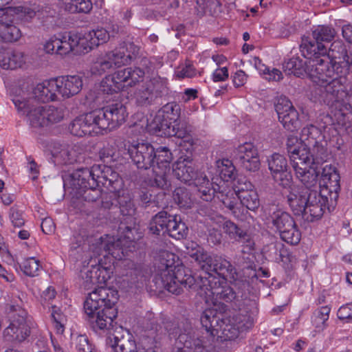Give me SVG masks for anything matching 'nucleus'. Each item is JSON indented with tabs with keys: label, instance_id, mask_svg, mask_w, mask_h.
<instances>
[{
	"label": "nucleus",
	"instance_id": "obj_1",
	"mask_svg": "<svg viewBox=\"0 0 352 352\" xmlns=\"http://www.w3.org/2000/svg\"><path fill=\"white\" fill-rule=\"evenodd\" d=\"M217 254H210L206 250L197 260V264L208 276L200 275L196 279L188 270L182 266L175 264V255L165 251L160 254L157 263L155 264V275L153 280L159 289H165L168 292L179 295L183 287L188 289L198 290L199 285H202V279L217 278L213 275L216 256Z\"/></svg>",
	"mask_w": 352,
	"mask_h": 352
},
{
	"label": "nucleus",
	"instance_id": "obj_2",
	"mask_svg": "<svg viewBox=\"0 0 352 352\" xmlns=\"http://www.w3.org/2000/svg\"><path fill=\"white\" fill-rule=\"evenodd\" d=\"M118 291L110 287H98L89 293L84 302L85 319L96 333L110 331L113 328L118 310Z\"/></svg>",
	"mask_w": 352,
	"mask_h": 352
},
{
	"label": "nucleus",
	"instance_id": "obj_3",
	"mask_svg": "<svg viewBox=\"0 0 352 352\" xmlns=\"http://www.w3.org/2000/svg\"><path fill=\"white\" fill-rule=\"evenodd\" d=\"M328 61L320 56L311 62V80L314 83L326 82L346 78L350 69V62L346 45L341 40L334 41L327 51Z\"/></svg>",
	"mask_w": 352,
	"mask_h": 352
},
{
	"label": "nucleus",
	"instance_id": "obj_4",
	"mask_svg": "<svg viewBox=\"0 0 352 352\" xmlns=\"http://www.w3.org/2000/svg\"><path fill=\"white\" fill-rule=\"evenodd\" d=\"M287 202L294 215L310 222L320 219L325 211L324 200L318 191H307L302 187H291Z\"/></svg>",
	"mask_w": 352,
	"mask_h": 352
},
{
	"label": "nucleus",
	"instance_id": "obj_5",
	"mask_svg": "<svg viewBox=\"0 0 352 352\" xmlns=\"http://www.w3.org/2000/svg\"><path fill=\"white\" fill-rule=\"evenodd\" d=\"M145 71L140 67H126L107 75L102 80L100 89L107 94L118 93L143 82Z\"/></svg>",
	"mask_w": 352,
	"mask_h": 352
},
{
	"label": "nucleus",
	"instance_id": "obj_6",
	"mask_svg": "<svg viewBox=\"0 0 352 352\" xmlns=\"http://www.w3.org/2000/svg\"><path fill=\"white\" fill-rule=\"evenodd\" d=\"M336 32L332 27L319 25L311 34L302 38L299 46L302 56L305 58H319L327 54V47L324 43L331 42Z\"/></svg>",
	"mask_w": 352,
	"mask_h": 352
},
{
	"label": "nucleus",
	"instance_id": "obj_7",
	"mask_svg": "<svg viewBox=\"0 0 352 352\" xmlns=\"http://www.w3.org/2000/svg\"><path fill=\"white\" fill-rule=\"evenodd\" d=\"M148 229L153 234H167L177 240L186 238L188 234V228L180 217L171 215L164 210L159 212L151 219Z\"/></svg>",
	"mask_w": 352,
	"mask_h": 352
},
{
	"label": "nucleus",
	"instance_id": "obj_8",
	"mask_svg": "<svg viewBox=\"0 0 352 352\" xmlns=\"http://www.w3.org/2000/svg\"><path fill=\"white\" fill-rule=\"evenodd\" d=\"M86 33L82 34L74 32H65L58 33L52 36L44 46L47 53L56 54L60 56L68 54L75 47H79L82 52L87 53L89 42L85 41Z\"/></svg>",
	"mask_w": 352,
	"mask_h": 352
},
{
	"label": "nucleus",
	"instance_id": "obj_9",
	"mask_svg": "<svg viewBox=\"0 0 352 352\" xmlns=\"http://www.w3.org/2000/svg\"><path fill=\"white\" fill-rule=\"evenodd\" d=\"M221 313L216 309H208L205 310L201 316L202 327L210 337L218 336L221 331L223 336L226 340H234L242 333L236 325L231 321V319H223Z\"/></svg>",
	"mask_w": 352,
	"mask_h": 352
},
{
	"label": "nucleus",
	"instance_id": "obj_10",
	"mask_svg": "<svg viewBox=\"0 0 352 352\" xmlns=\"http://www.w3.org/2000/svg\"><path fill=\"white\" fill-rule=\"evenodd\" d=\"M85 168H78L72 173L65 175L63 186L65 190H69L70 193L77 198L81 197L86 201H96L102 195V190L99 188L100 185H92V177L82 179V177H77V173L82 172Z\"/></svg>",
	"mask_w": 352,
	"mask_h": 352
},
{
	"label": "nucleus",
	"instance_id": "obj_11",
	"mask_svg": "<svg viewBox=\"0 0 352 352\" xmlns=\"http://www.w3.org/2000/svg\"><path fill=\"white\" fill-rule=\"evenodd\" d=\"M77 173L75 176H81L82 180L92 177V185L102 186L109 191L121 192L124 186L122 179L110 166L95 164Z\"/></svg>",
	"mask_w": 352,
	"mask_h": 352
},
{
	"label": "nucleus",
	"instance_id": "obj_12",
	"mask_svg": "<svg viewBox=\"0 0 352 352\" xmlns=\"http://www.w3.org/2000/svg\"><path fill=\"white\" fill-rule=\"evenodd\" d=\"M340 177L335 167L326 166L322 170L319 182L320 191L318 193L324 202V210H330L337 204L340 190Z\"/></svg>",
	"mask_w": 352,
	"mask_h": 352
},
{
	"label": "nucleus",
	"instance_id": "obj_13",
	"mask_svg": "<svg viewBox=\"0 0 352 352\" xmlns=\"http://www.w3.org/2000/svg\"><path fill=\"white\" fill-rule=\"evenodd\" d=\"M99 131L116 129L122 125L128 116L126 107L120 102L106 105L102 109L94 110Z\"/></svg>",
	"mask_w": 352,
	"mask_h": 352
},
{
	"label": "nucleus",
	"instance_id": "obj_14",
	"mask_svg": "<svg viewBox=\"0 0 352 352\" xmlns=\"http://www.w3.org/2000/svg\"><path fill=\"white\" fill-rule=\"evenodd\" d=\"M173 155L166 146H160L155 149V163L153 166V178L150 180L153 186L167 189L169 186L168 174L170 170Z\"/></svg>",
	"mask_w": 352,
	"mask_h": 352
},
{
	"label": "nucleus",
	"instance_id": "obj_15",
	"mask_svg": "<svg viewBox=\"0 0 352 352\" xmlns=\"http://www.w3.org/2000/svg\"><path fill=\"white\" fill-rule=\"evenodd\" d=\"M14 313L10 325L3 331V338L6 342L20 343L30 335V320L25 309L17 311L13 306Z\"/></svg>",
	"mask_w": 352,
	"mask_h": 352
},
{
	"label": "nucleus",
	"instance_id": "obj_16",
	"mask_svg": "<svg viewBox=\"0 0 352 352\" xmlns=\"http://www.w3.org/2000/svg\"><path fill=\"white\" fill-rule=\"evenodd\" d=\"M120 236L117 240L108 243L105 245V250L112 256L118 259L128 256V252L132 251L134 248V243L136 239L135 234L137 231L135 228L126 226L121 223L118 228Z\"/></svg>",
	"mask_w": 352,
	"mask_h": 352
},
{
	"label": "nucleus",
	"instance_id": "obj_17",
	"mask_svg": "<svg viewBox=\"0 0 352 352\" xmlns=\"http://www.w3.org/2000/svg\"><path fill=\"white\" fill-rule=\"evenodd\" d=\"M19 113L25 114L30 125L34 128L46 126L45 106L34 104L33 100H26L19 96L12 99Z\"/></svg>",
	"mask_w": 352,
	"mask_h": 352
},
{
	"label": "nucleus",
	"instance_id": "obj_18",
	"mask_svg": "<svg viewBox=\"0 0 352 352\" xmlns=\"http://www.w3.org/2000/svg\"><path fill=\"white\" fill-rule=\"evenodd\" d=\"M166 92L167 87L165 83L160 78H153L135 90L134 98L138 105L146 107Z\"/></svg>",
	"mask_w": 352,
	"mask_h": 352
},
{
	"label": "nucleus",
	"instance_id": "obj_19",
	"mask_svg": "<svg viewBox=\"0 0 352 352\" xmlns=\"http://www.w3.org/2000/svg\"><path fill=\"white\" fill-rule=\"evenodd\" d=\"M112 336L113 338L108 336L107 343L115 352H156L152 346L146 345V339L142 340L137 345L133 336L129 331H126V334L120 337L115 334Z\"/></svg>",
	"mask_w": 352,
	"mask_h": 352
},
{
	"label": "nucleus",
	"instance_id": "obj_20",
	"mask_svg": "<svg viewBox=\"0 0 352 352\" xmlns=\"http://www.w3.org/2000/svg\"><path fill=\"white\" fill-rule=\"evenodd\" d=\"M278 120L283 127L290 131L297 130L300 126L299 114L291 101L285 96H280L275 104Z\"/></svg>",
	"mask_w": 352,
	"mask_h": 352
},
{
	"label": "nucleus",
	"instance_id": "obj_21",
	"mask_svg": "<svg viewBox=\"0 0 352 352\" xmlns=\"http://www.w3.org/2000/svg\"><path fill=\"white\" fill-rule=\"evenodd\" d=\"M128 153L138 168H153L155 163V148L149 143L131 144L128 146Z\"/></svg>",
	"mask_w": 352,
	"mask_h": 352
},
{
	"label": "nucleus",
	"instance_id": "obj_22",
	"mask_svg": "<svg viewBox=\"0 0 352 352\" xmlns=\"http://www.w3.org/2000/svg\"><path fill=\"white\" fill-rule=\"evenodd\" d=\"M111 273L110 264L104 265L101 261H98L97 265L92 264L90 269H84L81 271V285L85 289H91L95 285L107 282L110 278Z\"/></svg>",
	"mask_w": 352,
	"mask_h": 352
},
{
	"label": "nucleus",
	"instance_id": "obj_23",
	"mask_svg": "<svg viewBox=\"0 0 352 352\" xmlns=\"http://www.w3.org/2000/svg\"><path fill=\"white\" fill-rule=\"evenodd\" d=\"M267 162L274 179L284 188L290 187L293 179L286 158L279 153H274Z\"/></svg>",
	"mask_w": 352,
	"mask_h": 352
},
{
	"label": "nucleus",
	"instance_id": "obj_24",
	"mask_svg": "<svg viewBox=\"0 0 352 352\" xmlns=\"http://www.w3.org/2000/svg\"><path fill=\"white\" fill-rule=\"evenodd\" d=\"M172 326L173 327L167 324L165 328L170 335L177 337V341L183 344V347L179 349L178 352H208L203 340L195 338L190 330L185 329L184 332H182L179 327L173 324Z\"/></svg>",
	"mask_w": 352,
	"mask_h": 352
},
{
	"label": "nucleus",
	"instance_id": "obj_25",
	"mask_svg": "<svg viewBox=\"0 0 352 352\" xmlns=\"http://www.w3.org/2000/svg\"><path fill=\"white\" fill-rule=\"evenodd\" d=\"M70 133L75 136L83 137L87 135L98 134V120L94 111L76 118L69 125Z\"/></svg>",
	"mask_w": 352,
	"mask_h": 352
},
{
	"label": "nucleus",
	"instance_id": "obj_26",
	"mask_svg": "<svg viewBox=\"0 0 352 352\" xmlns=\"http://www.w3.org/2000/svg\"><path fill=\"white\" fill-rule=\"evenodd\" d=\"M202 285H199V289L207 296H216L217 298L227 302L234 300H239L234 289L231 286L220 287V281L217 278L202 279Z\"/></svg>",
	"mask_w": 352,
	"mask_h": 352
},
{
	"label": "nucleus",
	"instance_id": "obj_27",
	"mask_svg": "<svg viewBox=\"0 0 352 352\" xmlns=\"http://www.w3.org/2000/svg\"><path fill=\"white\" fill-rule=\"evenodd\" d=\"M236 159L244 169L254 172L259 169L260 160L256 147L251 142H245L238 146Z\"/></svg>",
	"mask_w": 352,
	"mask_h": 352
},
{
	"label": "nucleus",
	"instance_id": "obj_28",
	"mask_svg": "<svg viewBox=\"0 0 352 352\" xmlns=\"http://www.w3.org/2000/svg\"><path fill=\"white\" fill-rule=\"evenodd\" d=\"M173 173L175 177L181 182L193 185L202 172L195 170L190 157L181 156L173 165Z\"/></svg>",
	"mask_w": 352,
	"mask_h": 352
},
{
	"label": "nucleus",
	"instance_id": "obj_29",
	"mask_svg": "<svg viewBox=\"0 0 352 352\" xmlns=\"http://www.w3.org/2000/svg\"><path fill=\"white\" fill-rule=\"evenodd\" d=\"M12 0H0V10H6V14L11 16L10 21H28L34 18L37 12L41 10V6L36 3H30L28 5L18 7L4 8Z\"/></svg>",
	"mask_w": 352,
	"mask_h": 352
},
{
	"label": "nucleus",
	"instance_id": "obj_30",
	"mask_svg": "<svg viewBox=\"0 0 352 352\" xmlns=\"http://www.w3.org/2000/svg\"><path fill=\"white\" fill-rule=\"evenodd\" d=\"M219 189L218 198L222 202L225 208L237 219L244 220L247 210L241 206L239 198L231 189L217 185Z\"/></svg>",
	"mask_w": 352,
	"mask_h": 352
},
{
	"label": "nucleus",
	"instance_id": "obj_31",
	"mask_svg": "<svg viewBox=\"0 0 352 352\" xmlns=\"http://www.w3.org/2000/svg\"><path fill=\"white\" fill-rule=\"evenodd\" d=\"M58 94L69 98L78 94L82 88V77L78 75H69L56 78Z\"/></svg>",
	"mask_w": 352,
	"mask_h": 352
},
{
	"label": "nucleus",
	"instance_id": "obj_32",
	"mask_svg": "<svg viewBox=\"0 0 352 352\" xmlns=\"http://www.w3.org/2000/svg\"><path fill=\"white\" fill-rule=\"evenodd\" d=\"M309 60H305L299 56H293L285 60L283 64L284 72L287 74H294L300 77L307 74L311 78L310 71L312 69L311 62L318 60V58H307Z\"/></svg>",
	"mask_w": 352,
	"mask_h": 352
},
{
	"label": "nucleus",
	"instance_id": "obj_33",
	"mask_svg": "<svg viewBox=\"0 0 352 352\" xmlns=\"http://www.w3.org/2000/svg\"><path fill=\"white\" fill-rule=\"evenodd\" d=\"M51 161L56 166L71 164L77 160L76 151L67 144H55L51 151Z\"/></svg>",
	"mask_w": 352,
	"mask_h": 352
},
{
	"label": "nucleus",
	"instance_id": "obj_34",
	"mask_svg": "<svg viewBox=\"0 0 352 352\" xmlns=\"http://www.w3.org/2000/svg\"><path fill=\"white\" fill-rule=\"evenodd\" d=\"M56 93L58 89L55 78L38 84L34 90L35 98L42 102L56 100Z\"/></svg>",
	"mask_w": 352,
	"mask_h": 352
},
{
	"label": "nucleus",
	"instance_id": "obj_35",
	"mask_svg": "<svg viewBox=\"0 0 352 352\" xmlns=\"http://www.w3.org/2000/svg\"><path fill=\"white\" fill-rule=\"evenodd\" d=\"M193 185L197 188V196L204 201H210L213 199L215 193L219 194V189L217 186V184L212 186L205 173L201 174L199 177L195 179Z\"/></svg>",
	"mask_w": 352,
	"mask_h": 352
},
{
	"label": "nucleus",
	"instance_id": "obj_36",
	"mask_svg": "<svg viewBox=\"0 0 352 352\" xmlns=\"http://www.w3.org/2000/svg\"><path fill=\"white\" fill-rule=\"evenodd\" d=\"M223 230L225 232L229 235L230 239H234L236 241L242 244L247 243L249 249L254 245V242L251 236L236 223L231 221H226L223 223Z\"/></svg>",
	"mask_w": 352,
	"mask_h": 352
},
{
	"label": "nucleus",
	"instance_id": "obj_37",
	"mask_svg": "<svg viewBox=\"0 0 352 352\" xmlns=\"http://www.w3.org/2000/svg\"><path fill=\"white\" fill-rule=\"evenodd\" d=\"M320 172L316 168H309V170L303 171L302 168L298 169L296 178L300 182L302 186H297L298 187H302L306 188L307 191H318V177Z\"/></svg>",
	"mask_w": 352,
	"mask_h": 352
},
{
	"label": "nucleus",
	"instance_id": "obj_38",
	"mask_svg": "<svg viewBox=\"0 0 352 352\" xmlns=\"http://www.w3.org/2000/svg\"><path fill=\"white\" fill-rule=\"evenodd\" d=\"M24 63V54L21 52H0V67L4 69H15L21 67Z\"/></svg>",
	"mask_w": 352,
	"mask_h": 352
},
{
	"label": "nucleus",
	"instance_id": "obj_39",
	"mask_svg": "<svg viewBox=\"0 0 352 352\" xmlns=\"http://www.w3.org/2000/svg\"><path fill=\"white\" fill-rule=\"evenodd\" d=\"M58 6L60 9L72 14H87L93 8L91 0H58Z\"/></svg>",
	"mask_w": 352,
	"mask_h": 352
},
{
	"label": "nucleus",
	"instance_id": "obj_40",
	"mask_svg": "<svg viewBox=\"0 0 352 352\" xmlns=\"http://www.w3.org/2000/svg\"><path fill=\"white\" fill-rule=\"evenodd\" d=\"M270 221L278 234L287 228H290L292 225H295L296 223L289 213L280 210L271 214Z\"/></svg>",
	"mask_w": 352,
	"mask_h": 352
},
{
	"label": "nucleus",
	"instance_id": "obj_41",
	"mask_svg": "<svg viewBox=\"0 0 352 352\" xmlns=\"http://www.w3.org/2000/svg\"><path fill=\"white\" fill-rule=\"evenodd\" d=\"M216 258L213 275L217 274L224 278H234L236 270L231 263L221 255L217 254Z\"/></svg>",
	"mask_w": 352,
	"mask_h": 352
},
{
	"label": "nucleus",
	"instance_id": "obj_42",
	"mask_svg": "<svg viewBox=\"0 0 352 352\" xmlns=\"http://www.w3.org/2000/svg\"><path fill=\"white\" fill-rule=\"evenodd\" d=\"M148 127L157 135L162 137H173L175 131L173 122L164 119H157V116H155L148 124Z\"/></svg>",
	"mask_w": 352,
	"mask_h": 352
},
{
	"label": "nucleus",
	"instance_id": "obj_43",
	"mask_svg": "<svg viewBox=\"0 0 352 352\" xmlns=\"http://www.w3.org/2000/svg\"><path fill=\"white\" fill-rule=\"evenodd\" d=\"M290 161L292 168L297 175L298 169L302 168L303 171H306L314 164L311 160L310 151L308 148H302L296 155H290Z\"/></svg>",
	"mask_w": 352,
	"mask_h": 352
},
{
	"label": "nucleus",
	"instance_id": "obj_44",
	"mask_svg": "<svg viewBox=\"0 0 352 352\" xmlns=\"http://www.w3.org/2000/svg\"><path fill=\"white\" fill-rule=\"evenodd\" d=\"M241 246V251L234 256V263L242 269L251 268L254 264L252 252L254 250V245H252L250 249L247 246V243L242 244Z\"/></svg>",
	"mask_w": 352,
	"mask_h": 352
},
{
	"label": "nucleus",
	"instance_id": "obj_45",
	"mask_svg": "<svg viewBox=\"0 0 352 352\" xmlns=\"http://www.w3.org/2000/svg\"><path fill=\"white\" fill-rule=\"evenodd\" d=\"M180 106L175 102H168L164 105L155 114L157 119H164L175 123L180 116Z\"/></svg>",
	"mask_w": 352,
	"mask_h": 352
},
{
	"label": "nucleus",
	"instance_id": "obj_46",
	"mask_svg": "<svg viewBox=\"0 0 352 352\" xmlns=\"http://www.w3.org/2000/svg\"><path fill=\"white\" fill-rule=\"evenodd\" d=\"M84 41H88L89 46L88 50H93L100 45L107 43L109 40V34L104 28H98L86 33Z\"/></svg>",
	"mask_w": 352,
	"mask_h": 352
},
{
	"label": "nucleus",
	"instance_id": "obj_47",
	"mask_svg": "<svg viewBox=\"0 0 352 352\" xmlns=\"http://www.w3.org/2000/svg\"><path fill=\"white\" fill-rule=\"evenodd\" d=\"M331 309L328 306L321 307L313 314L311 322L316 328V331L320 332L323 331L327 327V321L329 317Z\"/></svg>",
	"mask_w": 352,
	"mask_h": 352
},
{
	"label": "nucleus",
	"instance_id": "obj_48",
	"mask_svg": "<svg viewBox=\"0 0 352 352\" xmlns=\"http://www.w3.org/2000/svg\"><path fill=\"white\" fill-rule=\"evenodd\" d=\"M0 32L2 41L15 42L21 36V32L19 28L13 24L0 21Z\"/></svg>",
	"mask_w": 352,
	"mask_h": 352
},
{
	"label": "nucleus",
	"instance_id": "obj_49",
	"mask_svg": "<svg viewBox=\"0 0 352 352\" xmlns=\"http://www.w3.org/2000/svg\"><path fill=\"white\" fill-rule=\"evenodd\" d=\"M113 65L107 52L98 56L91 67V72L94 75H102L113 68Z\"/></svg>",
	"mask_w": 352,
	"mask_h": 352
},
{
	"label": "nucleus",
	"instance_id": "obj_50",
	"mask_svg": "<svg viewBox=\"0 0 352 352\" xmlns=\"http://www.w3.org/2000/svg\"><path fill=\"white\" fill-rule=\"evenodd\" d=\"M218 173L223 182H229L236 179V168L231 160L223 159L217 161Z\"/></svg>",
	"mask_w": 352,
	"mask_h": 352
},
{
	"label": "nucleus",
	"instance_id": "obj_51",
	"mask_svg": "<svg viewBox=\"0 0 352 352\" xmlns=\"http://www.w3.org/2000/svg\"><path fill=\"white\" fill-rule=\"evenodd\" d=\"M230 319L241 332L248 330L254 325L253 317L245 311H240L234 314Z\"/></svg>",
	"mask_w": 352,
	"mask_h": 352
},
{
	"label": "nucleus",
	"instance_id": "obj_52",
	"mask_svg": "<svg viewBox=\"0 0 352 352\" xmlns=\"http://www.w3.org/2000/svg\"><path fill=\"white\" fill-rule=\"evenodd\" d=\"M239 198L241 206L248 210L255 211L260 206L258 195L255 189L243 193Z\"/></svg>",
	"mask_w": 352,
	"mask_h": 352
},
{
	"label": "nucleus",
	"instance_id": "obj_53",
	"mask_svg": "<svg viewBox=\"0 0 352 352\" xmlns=\"http://www.w3.org/2000/svg\"><path fill=\"white\" fill-rule=\"evenodd\" d=\"M45 111L44 116L46 117V126L61 121L65 116V108L61 106H45Z\"/></svg>",
	"mask_w": 352,
	"mask_h": 352
},
{
	"label": "nucleus",
	"instance_id": "obj_54",
	"mask_svg": "<svg viewBox=\"0 0 352 352\" xmlns=\"http://www.w3.org/2000/svg\"><path fill=\"white\" fill-rule=\"evenodd\" d=\"M279 235L283 241L292 245L298 244L301 239V232L296 223L295 225H292L290 228L280 232Z\"/></svg>",
	"mask_w": 352,
	"mask_h": 352
},
{
	"label": "nucleus",
	"instance_id": "obj_55",
	"mask_svg": "<svg viewBox=\"0 0 352 352\" xmlns=\"http://www.w3.org/2000/svg\"><path fill=\"white\" fill-rule=\"evenodd\" d=\"M20 268L27 276L32 277L38 276L41 268L40 261L34 257L25 258L21 263Z\"/></svg>",
	"mask_w": 352,
	"mask_h": 352
},
{
	"label": "nucleus",
	"instance_id": "obj_56",
	"mask_svg": "<svg viewBox=\"0 0 352 352\" xmlns=\"http://www.w3.org/2000/svg\"><path fill=\"white\" fill-rule=\"evenodd\" d=\"M113 65L116 67L127 65L131 63L130 55H126L124 47L115 49L112 51L107 52Z\"/></svg>",
	"mask_w": 352,
	"mask_h": 352
},
{
	"label": "nucleus",
	"instance_id": "obj_57",
	"mask_svg": "<svg viewBox=\"0 0 352 352\" xmlns=\"http://www.w3.org/2000/svg\"><path fill=\"white\" fill-rule=\"evenodd\" d=\"M175 131H173V137L177 138H186L188 141L193 131V127L187 121L182 120L179 122L174 123Z\"/></svg>",
	"mask_w": 352,
	"mask_h": 352
},
{
	"label": "nucleus",
	"instance_id": "obj_58",
	"mask_svg": "<svg viewBox=\"0 0 352 352\" xmlns=\"http://www.w3.org/2000/svg\"><path fill=\"white\" fill-rule=\"evenodd\" d=\"M120 212L124 216H132L135 211V205L128 194L125 195L124 192L120 193V197L118 198V202Z\"/></svg>",
	"mask_w": 352,
	"mask_h": 352
},
{
	"label": "nucleus",
	"instance_id": "obj_59",
	"mask_svg": "<svg viewBox=\"0 0 352 352\" xmlns=\"http://www.w3.org/2000/svg\"><path fill=\"white\" fill-rule=\"evenodd\" d=\"M254 189V185L244 176H239L234 179L233 182L232 191H234L238 197L246 192Z\"/></svg>",
	"mask_w": 352,
	"mask_h": 352
},
{
	"label": "nucleus",
	"instance_id": "obj_60",
	"mask_svg": "<svg viewBox=\"0 0 352 352\" xmlns=\"http://www.w3.org/2000/svg\"><path fill=\"white\" fill-rule=\"evenodd\" d=\"M270 250L274 251L275 256L274 258L277 262H283L286 263L291 261L292 254L283 243H278L276 244H272L270 246Z\"/></svg>",
	"mask_w": 352,
	"mask_h": 352
},
{
	"label": "nucleus",
	"instance_id": "obj_61",
	"mask_svg": "<svg viewBox=\"0 0 352 352\" xmlns=\"http://www.w3.org/2000/svg\"><path fill=\"white\" fill-rule=\"evenodd\" d=\"M314 147L310 151L311 162L315 164H319L324 162L327 157V149L322 145H320L317 141L313 142Z\"/></svg>",
	"mask_w": 352,
	"mask_h": 352
},
{
	"label": "nucleus",
	"instance_id": "obj_62",
	"mask_svg": "<svg viewBox=\"0 0 352 352\" xmlns=\"http://www.w3.org/2000/svg\"><path fill=\"white\" fill-rule=\"evenodd\" d=\"M173 197L175 201L180 207H188L191 204L189 193L185 188L179 187L175 188Z\"/></svg>",
	"mask_w": 352,
	"mask_h": 352
},
{
	"label": "nucleus",
	"instance_id": "obj_63",
	"mask_svg": "<svg viewBox=\"0 0 352 352\" xmlns=\"http://www.w3.org/2000/svg\"><path fill=\"white\" fill-rule=\"evenodd\" d=\"M51 312L52 319L57 333H63L64 331V322L66 320L65 316L61 312L60 309L56 306H52Z\"/></svg>",
	"mask_w": 352,
	"mask_h": 352
},
{
	"label": "nucleus",
	"instance_id": "obj_64",
	"mask_svg": "<svg viewBox=\"0 0 352 352\" xmlns=\"http://www.w3.org/2000/svg\"><path fill=\"white\" fill-rule=\"evenodd\" d=\"M121 192L109 191L108 192H102L100 196V204L104 209H110L113 205L118 202V198L120 197Z\"/></svg>",
	"mask_w": 352,
	"mask_h": 352
}]
</instances>
